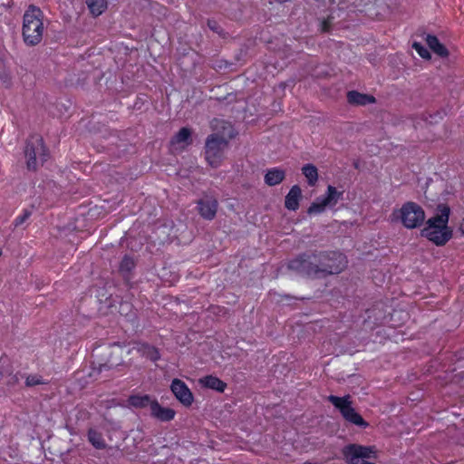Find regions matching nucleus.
Segmentation results:
<instances>
[{"label":"nucleus","instance_id":"f257e3e1","mask_svg":"<svg viewBox=\"0 0 464 464\" xmlns=\"http://www.w3.org/2000/svg\"><path fill=\"white\" fill-rule=\"evenodd\" d=\"M346 266V256L335 250L304 252L289 260L287 264L289 270L312 279L338 275L345 269Z\"/></svg>","mask_w":464,"mask_h":464},{"label":"nucleus","instance_id":"f03ea898","mask_svg":"<svg viewBox=\"0 0 464 464\" xmlns=\"http://www.w3.org/2000/svg\"><path fill=\"white\" fill-rule=\"evenodd\" d=\"M450 208L447 204H439L437 213L426 221L421 229V237L438 246H445L452 237V229L448 226Z\"/></svg>","mask_w":464,"mask_h":464},{"label":"nucleus","instance_id":"7ed1b4c3","mask_svg":"<svg viewBox=\"0 0 464 464\" xmlns=\"http://www.w3.org/2000/svg\"><path fill=\"white\" fill-rule=\"evenodd\" d=\"M44 32V13L35 5H30L24 14L22 35L26 45L41 43Z\"/></svg>","mask_w":464,"mask_h":464},{"label":"nucleus","instance_id":"20e7f679","mask_svg":"<svg viewBox=\"0 0 464 464\" xmlns=\"http://www.w3.org/2000/svg\"><path fill=\"white\" fill-rule=\"evenodd\" d=\"M24 154L26 168L31 171H35L49 158V150L44 139L38 134L30 135L26 140Z\"/></svg>","mask_w":464,"mask_h":464},{"label":"nucleus","instance_id":"39448f33","mask_svg":"<svg viewBox=\"0 0 464 464\" xmlns=\"http://www.w3.org/2000/svg\"><path fill=\"white\" fill-rule=\"evenodd\" d=\"M392 221H400L408 229L420 227L425 220L423 208L413 201H407L401 208L394 209L391 215Z\"/></svg>","mask_w":464,"mask_h":464},{"label":"nucleus","instance_id":"423d86ee","mask_svg":"<svg viewBox=\"0 0 464 464\" xmlns=\"http://www.w3.org/2000/svg\"><path fill=\"white\" fill-rule=\"evenodd\" d=\"M350 395L338 397L335 395H329L327 401L331 402L336 409L339 410L343 418L349 423L358 426L360 428H367L369 423L358 413L352 406Z\"/></svg>","mask_w":464,"mask_h":464},{"label":"nucleus","instance_id":"0eeeda50","mask_svg":"<svg viewBox=\"0 0 464 464\" xmlns=\"http://www.w3.org/2000/svg\"><path fill=\"white\" fill-rule=\"evenodd\" d=\"M228 141L221 135L213 133L208 136L205 143V159L212 168H218L224 160V151Z\"/></svg>","mask_w":464,"mask_h":464},{"label":"nucleus","instance_id":"6e6552de","mask_svg":"<svg viewBox=\"0 0 464 464\" xmlns=\"http://www.w3.org/2000/svg\"><path fill=\"white\" fill-rule=\"evenodd\" d=\"M342 454L347 464H375L366 460L367 459L376 458L374 446L350 443L342 449Z\"/></svg>","mask_w":464,"mask_h":464},{"label":"nucleus","instance_id":"1a4fd4ad","mask_svg":"<svg viewBox=\"0 0 464 464\" xmlns=\"http://www.w3.org/2000/svg\"><path fill=\"white\" fill-rule=\"evenodd\" d=\"M170 391L174 397L184 407H190L194 402V395L188 386L179 378H174L170 383Z\"/></svg>","mask_w":464,"mask_h":464},{"label":"nucleus","instance_id":"9d476101","mask_svg":"<svg viewBox=\"0 0 464 464\" xmlns=\"http://www.w3.org/2000/svg\"><path fill=\"white\" fill-rule=\"evenodd\" d=\"M218 202L213 197H205L197 201V210L199 216L206 220H213L217 215Z\"/></svg>","mask_w":464,"mask_h":464},{"label":"nucleus","instance_id":"9b49d317","mask_svg":"<svg viewBox=\"0 0 464 464\" xmlns=\"http://www.w3.org/2000/svg\"><path fill=\"white\" fill-rule=\"evenodd\" d=\"M150 416L160 421L169 422L174 420L176 411L171 408L163 407L156 399H153L150 404Z\"/></svg>","mask_w":464,"mask_h":464},{"label":"nucleus","instance_id":"f8f14e48","mask_svg":"<svg viewBox=\"0 0 464 464\" xmlns=\"http://www.w3.org/2000/svg\"><path fill=\"white\" fill-rule=\"evenodd\" d=\"M199 386L203 389L212 390L218 392H224L227 384L213 374H208L198 380Z\"/></svg>","mask_w":464,"mask_h":464},{"label":"nucleus","instance_id":"ddd939ff","mask_svg":"<svg viewBox=\"0 0 464 464\" xmlns=\"http://www.w3.org/2000/svg\"><path fill=\"white\" fill-rule=\"evenodd\" d=\"M134 349L141 357H145L151 362H157L160 359V353L159 349L148 343H137Z\"/></svg>","mask_w":464,"mask_h":464},{"label":"nucleus","instance_id":"4468645a","mask_svg":"<svg viewBox=\"0 0 464 464\" xmlns=\"http://www.w3.org/2000/svg\"><path fill=\"white\" fill-rule=\"evenodd\" d=\"M346 97L347 102L352 105L364 106L376 102V99L373 95L361 93L357 91H349Z\"/></svg>","mask_w":464,"mask_h":464},{"label":"nucleus","instance_id":"2eb2a0df","mask_svg":"<svg viewBox=\"0 0 464 464\" xmlns=\"http://www.w3.org/2000/svg\"><path fill=\"white\" fill-rule=\"evenodd\" d=\"M302 198V190L298 185H294L285 199V207L288 210L295 211L299 208V202Z\"/></svg>","mask_w":464,"mask_h":464},{"label":"nucleus","instance_id":"dca6fc26","mask_svg":"<svg viewBox=\"0 0 464 464\" xmlns=\"http://www.w3.org/2000/svg\"><path fill=\"white\" fill-rule=\"evenodd\" d=\"M343 191L338 190L334 186L328 185L326 192L320 197L327 207H334L343 198Z\"/></svg>","mask_w":464,"mask_h":464},{"label":"nucleus","instance_id":"f3484780","mask_svg":"<svg viewBox=\"0 0 464 464\" xmlns=\"http://www.w3.org/2000/svg\"><path fill=\"white\" fill-rule=\"evenodd\" d=\"M191 130L188 127L181 128L170 140L172 147L182 144L183 147L192 143Z\"/></svg>","mask_w":464,"mask_h":464},{"label":"nucleus","instance_id":"a211bd4d","mask_svg":"<svg viewBox=\"0 0 464 464\" xmlns=\"http://www.w3.org/2000/svg\"><path fill=\"white\" fill-rule=\"evenodd\" d=\"M285 178V170L279 168L267 169L265 175V183L270 187L280 184Z\"/></svg>","mask_w":464,"mask_h":464},{"label":"nucleus","instance_id":"6ab92c4d","mask_svg":"<svg viewBox=\"0 0 464 464\" xmlns=\"http://www.w3.org/2000/svg\"><path fill=\"white\" fill-rule=\"evenodd\" d=\"M427 44L430 50H432L436 54L440 57H447L449 55V51L442 44L437 36L432 34H428L426 38Z\"/></svg>","mask_w":464,"mask_h":464},{"label":"nucleus","instance_id":"aec40b11","mask_svg":"<svg viewBox=\"0 0 464 464\" xmlns=\"http://www.w3.org/2000/svg\"><path fill=\"white\" fill-rule=\"evenodd\" d=\"M88 441L97 450H104L106 442L102 432L93 428H90L87 432Z\"/></svg>","mask_w":464,"mask_h":464},{"label":"nucleus","instance_id":"412c9836","mask_svg":"<svg viewBox=\"0 0 464 464\" xmlns=\"http://www.w3.org/2000/svg\"><path fill=\"white\" fill-rule=\"evenodd\" d=\"M302 173L306 178L309 186L313 187L316 184L318 180V169L314 165L311 163L304 165Z\"/></svg>","mask_w":464,"mask_h":464},{"label":"nucleus","instance_id":"4be33fe9","mask_svg":"<svg viewBox=\"0 0 464 464\" xmlns=\"http://www.w3.org/2000/svg\"><path fill=\"white\" fill-rule=\"evenodd\" d=\"M152 401L153 400L148 394H145V395H131L129 398V403L132 407L138 408V409H143V408H146L148 406L150 407V404H151Z\"/></svg>","mask_w":464,"mask_h":464},{"label":"nucleus","instance_id":"5701e85b","mask_svg":"<svg viewBox=\"0 0 464 464\" xmlns=\"http://www.w3.org/2000/svg\"><path fill=\"white\" fill-rule=\"evenodd\" d=\"M86 4L91 14L94 16L101 15L107 7L105 0H86Z\"/></svg>","mask_w":464,"mask_h":464},{"label":"nucleus","instance_id":"b1692460","mask_svg":"<svg viewBox=\"0 0 464 464\" xmlns=\"http://www.w3.org/2000/svg\"><path fill=\"white\" fill-rule=\"evenodd\" d=\"M326 208H327V206L323 201V199L319 197V198H316L315 201H314L310 205V207L307 209V213L309 215H312V214H321V213H323L325 210Z\"/></svg>","mask_w":464,"mask_h":464},{"label":"nucleus","instance_id":"393cba45","mask_svg":"<svg viewBox=\"0 0 464 464\" xmlns=\"http://www.w3.org/2000/svg\"><path fill=\"white\" fill-rule=\"evenodd\" d=\"M445 115L446 112L444 111H437L434 114L426 112L423 114V120L429 124H434L441 121Z\"/></svg>","mask_w":464,"mask_h":464},{"label":"nucleus","instance_id":"a878e982","mask_svg":"<svg viewBox=\"0 0 464 464\" xmlns=\"http://www.w3.org/2000/svg\"><path fill=\"white\" fill-rule=\"evenodd\" d=\"M32 216V209L24 208L23 209L22 213L19 214L14 220V226L15 227H20L23 225L25 221H27L30 217Z\"/></svg>","mask_w":464,"mask_h":464},{"label":"nucleus","instance_id":"bb28decb","mask_svg":"<svg viewBox=\"0 0 464 464\" xmlns=\"http://www.w3.org/2000/svg\"><path fill=\"white\" fill-rule=\"evenodd\" d=\"M135 267L133 259L128 256H125L120 264V270L121 272L130 273Z\"/></svg>","mask_w":464,"mask_h":464},{"label":"nucleus","instance_id":"cd10ccee","mask_svg":"<svg viewBox=\"0 0 464 464\" xmlns=\"http://www.w3.org/2000/svg\"><path fill=\"white\" fill-rule=\"evenodd\" d=\"M412 47L421 58H423V59L430 58V51L425 46H423L421 44L415 42V43H413Z\"/></svg>","mask_w":464,"mask_h":464},{"label":"nucleus","instance_id":"c85d7f7f","mask_svg":"<svg viewBox=\"0 0 464 464\" xmlns=\"http://www.w3.org/2000/svg\"><path fill=\"white\" fill-rule=\"evenodd\" d=\"M47 382L43 380V378L36 374H32L27 376L25 380V384L28 387L36 386L40 384H46Z\"/></svg>","mask_w":464,"mask_h":464},{"label":"nucleus","instance_id":"c756f323","mask_svg":"<svg viewBox=\"0 0 464 464\" xmlns=\"http://www.w3.org/2000/svg\"><path fill=\"white\" fill-rule=\"evenodd\" d=\"M333 17L328 16L327 18L324 19L321 22L320 30L322 33H328L330 32L333 24Z\"/></svg>","mask_w":464,"mask_h":464},{"label":"nucleus","instance_id":"7c9ffc66","mask_svg":"<svg viewBox=\"0 0 464 464\" xmlns=\"http://www.w3.org/2000/svg\"><path fill=\"white\" fill-rule=\"evenodd\" d=\"M119 312L121 314L128 316L132 312V305L128 302L121 303Z\"/></svg>","mask_w":464,"mask_h":464},{"label":"nucleus","instance_id":"2f4dec72","mask_svg":"<svg viewBox=\"0 0 464 464\" xmlns=\"http://www.w3.org/2000/svg\"><path fill=\"white\" fill-rule=\"evenodd\" d=\"M208 26L209 27L210 30L218 33V34H220L222 33V28L220 27L218 23L216 22L215 20H208Z\"/></svg>","mask_w":464,"mask_h":464},{"label":"nucleus","instance_id":"473e14b6","mask_svg":"<svg viewBox=\"0 0 464 464\" xmlns=\"http://www.w3.org/2000/svg\"><path fill=\"white\" fill-rule=\"evenodd\" d=\"M377 310L376 306H373L371 309H368L366 313L368 314V319L372 318V314H375V311Z\"/></svg>","mask_w":464,"mask_h":464},{"label":"nucleus","instance_id":"72a5a7b5","mask_svg":"<svg viewBox=\"0 0 464 464\" xmlns=\"http://www.w3.org/2000/svg\"><path fill=\"white\" fill-rule=\"evenodd\" d=\"M218 123H222V124H224L225 122H224L223 121H218V120L215 119V120L212 121V123H211L212 128L216 130V129H217V127H218Z\"/></svg>","mask_w":464,"mask_h":464},{"label":"nucleus","instance_id":"f704fd0d","mask_svg":"<svg viewBox=\"0 0 464 464\" xmlns=\"http://www.w3.org/2000/svg\"><path fill=\"white\" fill-rule=\"evenodd\" d=\"M383 318H384V315H382V314L378 315V316L374 319L373 324H382V320Z\"/></svg>","mask_w":464,"mask_h":464},{"label":"nucleus","instance_id":"c9c22d12","mask_svg":"<svg viewBox=\"0 0 464 464\" xmlns=\"http://www.w3.org/2000/svg\"><path fill=\"white\" fill-rule=\"evenodd\" d=\"M459 231L461 232V234L464 236V218H462V220L460 221V224H459Z\"/></svg>","mask_w":464,"mask_h":464}]
</instances>
